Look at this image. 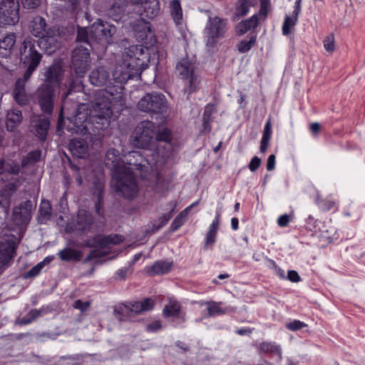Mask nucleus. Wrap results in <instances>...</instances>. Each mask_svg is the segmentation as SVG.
<instances>
[{
	"label": "nucleus",
	"instance_id": "1",
	"mask_svg": "<svg viewBox=\"0 0 365 365\" xmlns=\"http://www.w3.org/2000/svg\"><path fill=\"white\" fill-rule=\"evenodd\" d=\"M121 86L106 88L96 92L90 110V120L98 130L107 128L114 113H120L125 107Z\"/></svg>",
	"mask_w": 365,
	"mask_h": 365
},
{
	"label": "nucleus",
	"instance_id": "2",
	"mask_svg": "<svg viewBox=\"0 0 365 365\" xmlns=\"http://www.w3.org/2000/svg\"><path fill=\"white\" fill-rule=\"evenodd\" d=\"M148 61V48L143 45H133L125 48L121 60L113 70L114 81L123 84L130 78L138 77L147 68Z\"/></svg>",
	"mask_w": 365,
	"mask_h": 365
},
{
	"label": "nucleus",
	"instance_id": "3",
	"mask_svg": "<svg viewBox=\"0 0 365 365\" xmlns=\"http://www.w3.org/2000/svg\"><path fill=\"white\" fill-rule=\"evenodd\" d=\"M105 163L113 171V183L115 190L125 198H135L139 191L138 185L135 183L129 169L125 165L124 158H120L118 150L109 149L106 155Z\"/></svg>",
	"mask_w": 365,
	"mask_h": 365
},
{
	"label": "nucleus",
	"instance_id": "4",
	"mask_svg": "<svg viewBox=\"0 0 365 365\" xmlns=\"http://www.w3.org/2000/svg\"><path fill=\"white\" fill-rule=\"evenodd\" d=\"M61 67L57 63L49 66L46 72L45 81L35 92V98L41 108V111L48 115L53 112L56 99V88L59 86Z\"/></svg>",
	"mask_w": 365,
	"mask_h": 365
},
{
	"label": "nucleus",
	"instance_id": "5",
	"mask_svg": "<svg viewBox=\"0 0 365 365\" xmlns=\"http://www.w3.org/2000/svg\"><path fill=\"white\" fill-rule=\"evenodd\" d=\"M176 72L185 84L184 91L188 96L199 88L200 78L195 62L183 58L176 64Z\"/></svg>",
	"mask_w": 365,
	"mask_h": 365
},
{
	"label": "nucleus",
	"instance_id": "6",
	"mask_svg": "<svg viewBox=\"0 0 365 365\" xmlns=\"http://www.w3.org/2000/svg\"><path fill=\"white\" fill-rule=\"evenodd\" d=\"M42 58V55L36 48V41L30 36L25 38L20 48L21 63L26 67L24 78L29 79L36 71Z\"/></svg>",
	"mask_w": 365,
	"mask_h": 365
},
{
	"label": "nucleus",
	"instance_id": "7",
	"mask_svg": "<svg viewBox=\"0 0 365 365\" xmlns=\"http://www.w3.org/2000/svg\"><path fill=\"white\" fill-rule=\"evenodd\" d=\"M124 238L120 235H110L104 236L98 235L95 236L91 242L88 243L90 247H94L96 249L92 250L86 257L85 262H89L93 259H97L106 256L108 254L107 250L110 249L113 245L120 244Z\"/></svg>",
	"mask_w": 365,
	"mask_h": 365
},
{
	"label": "nucleus",
	"instance_id": "8",
	"mask_svg": "<svg viewBox=\"0 0 365 365\" xmlns=\"http://www.w3.org/2000/svg\"><path fill=\"white\" fill-rule=\"evenodd\" d=\"M21 167L18 163L13 160H0V181L6 182L12 180V182L6 185L4 192L6 195H11L22 184L24 179L20 177L14 178L20 171Z\"/></svg>",
	"mask_w": 365,
	"mask_h": 365
},
{
	"label": "nucleus",
	"instance_id": "9",
	"mask_svg": "<svg viewBox=\"0 0 365 365\" xmlns=\"http://www.w3.org/2000/svg\"><path fill=\"white\" fill-rule=\"evenodd\" d=\"M156 126L154 123L143 120L135 127L131 136L133 146L148 149L153 142Z\"/></svg>",
	"mask_w": 365,
	"mask_h": 365
},
{
	"label": "nucleus",
	"instance_id": "10",
	"mask_svg": "<svg viewBox=\"0 0 365 365\" xmlns=\"http://www.w3.org/2000/svg\"><path fill=\"white\" fill-rule=\"evenodd\" d=\"M227 31V19L217 16H209L204 29L207 46L214 47L225 36Z\"/></svg>",
	"mask_w": 365,
	"mask_h": 365
},
{
	"label": "nucleus",
	"instance_id": "11",
	"mask_svg": "<svg viewBox=\"0 0 365 365\" xmlns=\"http://www.w3.org/2000/svg\"><path fill=\"white\" fill-rule=\"evenodd\" d=\"M138 108L149 113H163L167 111L168 103L165 96L158 92L146 93L137 104Z\"/></svg>",
	"mask_w": 365,
	"mask_h": 365
},
{
	"label": "nucleus",
	"instance_id": "12",
	"mask_svg": "<svg viewBox=\"0 0 365 365\" xmlns=\"http://www.w3.org/2000/svg\"><path fill=\"white\" fill-rule=\"evenodd\" d=\"M115 33V26L101 19L94 22L90 28L91 38L103 43H110Z\"/></svg>",
	"mask_w": 365,
	"mask_h": 365
},
{
	"label": "nucleus",
	"instance_id": "13",
	"mask_svg": "<svg viewBox=\"0 0 365 365\" xmlns=\"http://www.w3.org/2000/svg\"><path fill=\"white\" fill-rule=\"evenodd\" d=\"M90 49L83 46H77L72 54V66L76 74L83 76L90 63Z\"/></svg>",
	"mask_w": 365,
	"mask_h": 365
},
{
	"label": "nucleus",
	"instance_id": "14",
	"mask_svg": "<svg viewBox=\"0 0 365 365\" xmlns=\"http://www.w3.org/2000/svg\"><path fill=\"white\" fill-rule=\"evenodd\" d=\"M68 120L73 124V128L70 129L76 132L87 131L89 125H95L90 120V110L88 106L86 104H81L78 106L76 115L68 118Z\"/></svg>",
	"mask_w": 365,
	"mask_h": 365
},
{
	"label": "nucleus",
	"instance_id": "15",
	"mask_svg": "<svg viewBox=\"0 0 365 365\" xmlns=\"http://www.w3.org/2000/svg\"><path fill=\"white\" fill-rule=\"evenodd\" d=\"M19 0H2L0 3V18L5 24H15L19 20Z\"/></svg>",
	"mask_w": 365,
	"mask_h": 365
},
{
	"label": "nucleus",
	"instance_id": "16",
	"mask_svg": "<svg viewBox=\"0 0 365 365\" xmlns=\"http://www.w3.org/2000/svg\"><path fill=\"white\" fill-rule=\"evenodd\" d=\"M38 46L51 54L61 46V36L58 30L48 29L39 37Z\"/></svg>",
	"mask_w": 365,
	"mask_h": 365
},
{
	"label": "nucleus",
	"instance_id": "17",
	"mask_svg": "<svg viewBox=\"0 0 365 365\" xmlns=\"http://www.w3.org/2000/svg\"><path fill=\"white\" fill-rule=\"evenodd\" d=\"M153 307L154 302L151 299L147 298L142 302H129L123 304L116 312L122 315L130 317L152 310Z\"/></svg>",
	"mask_w": 365,
	"mask_h": 365
},
{
	"label": "nucleus",
	"instance_id": "18",
	"mask_svg": "<svg viewBox=\"0 0 365 365\" xmlns=\"http://www.w3.org/2000/svg\"><path fill=\"white\" fill-rule=\"evenodd\" d=\"M133 27L134 35L138 41L145 44H152L154 35L149 22L140 18L135 21Z\"/></svg>",
	"mask_w": 365,
	"mask_h": 365
},
{
	"label": "nucleus",
	"instance_id": "19",
	"mask_svg": "<svg viewBox=\"0 0 365 365\" xmlns=\"http://www.w3.org/2000/svg\"><path fill=\"white\" fill-rule=\"evenodd\" d=\"M33 204L31 200H26L13 210V220L17 225L29 223L31 218Z\"/></svg>",
	"mask_w": 365,
	"mask_h": 365
},
{
	"label": "nucleus",
	"instance_id": "20",
	"mask_svg": "<svg viewBox=\"0 0 365 365\" xmlns=\"http://www.w3.org/2000/svg\"><path fill=\"white\" fill-rule=\"evenodd\" d=\"M15 250L16 245L12 240L3 238L0 240V274L13 257Z\"/></svg>",
	"mask_w": 365,
	"mask_h": 365
},
{
	"label": "nucleus",
	"instance_id": "21",
	"mask_svg": "<svg viewBox=\"0 0 365 365\" xmlns=\"http://www.w3.org/2000/svg\"><path fill=\"white\" fill-rule=\"evenodd\" d=\"M124 161L126 168L129 169V172L135 183H137L136 179L133 175L135 170H140L144 166L143 163L145 161L142 156L140 152L132 150L124 155Z\"/></svg>",
	"mask_w": 365,
	"mask_h": 365
},
{
	"label": "nucleus",
	"instance_id": "22",
	"mask_svg": "<svg viewBox=\"0 0 365 365\" xmlns=\"http://www.w3.org/2000/svg\"><path fill=\"white\" fill-rule=\"evenodd\" d=\"M133 4L141 5V16L148 19H153L160 12L158 0H130Z\"/></svg>",
	"mask_w": 365,
	"mask_h": 365
},
{
	"label": "nucleus",
	"instance_id": "23",
	"mask_svg": "<svg viewBox=\"0 0 365 365\" xmlns=\"http://www.w3.org/2000/svg\"><path fill=\"white\" fill-rule=\"evenodd\" d=\"M28 80L24 78V75L22 78L17 79L13 90L14 99L21 106L26 105L29 101V96L25 89L26 82Z\"/></svg>",
	"mask_w": 365,
	"mask_h": 365
},
{
	"label": "nucleus",
	"instance_id": "24",
	"mask_svg": "<svg viewBox=\"0 0 365 365\" xmlns=\"http://www.w3.org/2000/svg\"><path fill=\"white\" fill-rule=\"evenodd\" d=\"M110 80V74L105 66H98L89 75L91 84L96 86H104Z\"/></svg>",
	"mask_w": 365,
	"mask_h": 365
},
{
	"label": "nucleus",
	"instance_id": "25",
	"mask_svg": "<svg viewBox=\"0 0 365 365\" xmlns=\"http://www.w3.org/2000/svg\"><path fill=\"white\" fill-rule=\"evenodd\" d=\"M128 0H115L105 9L106 14L113 20L118 21L123 16Z\"/></svg>",
	"mask_w": 365,
	"mask_h": 365
},
{
	"label": "nucleus",
	"instance_id": "26",
	"mask_svg": "<svg viewBox=\"0 0 365 365\" xmlns=\"http://www.w3.org/2000/svg\"><path fill=\"white\" fill-rule=\"evenodd\" d=\"M36 135L42 140H46L50 127V120L44 116H36L32 120Z\"/></svg>",
	"mask_w": 365,
	"mask_h": 365
},
{
	"label": "nucleus",
	"instance_id": "27",
	"mask_svg": "<svg viewBox=\"0 0 365 365\" xmlns=\"http://www.w3.org/2000/svg\"><path fill=\"white\" fill-rule=\"evenodd\" d=\"M69 150L73 156L83 158L88 153V145L83 139H73L69 143Z\"/></svg>",
	"mask_w": 365,
	"mask_h": 365
},
{
	"label": "nucleus",
	"instance_id": "28",
	"mask_svg": "<svg viewBox=\"0 0 365 365\" xmlns=\"http://www.w3.org/2000/svg\"><path fill=\"white\" fill-rule=\"evenodd\" d=\"M46 26V21L44 18L36 16L31 20L29 29L33 36L39 38L47 31Z\"/></svg>",
	"mask_w": 365,
	"mask_h": 365
},
{
	"label": "nucleus",
	"instance_id": "29",
	"mask_svg": "<svg viewBox=\"0 0 365 365\" xmlns=\"http://www.w3.org/2000/svg\"><path fill=\"white\" fill-rule=\"evenodd\" d=\"M220 211L219 210L217 212L215 219L210 225L209 230L206 234L204 245L205 248L212 246L216 241V236L220 226Z\"/></svg>",
	"mask_w": 365,
	"mask_h": 365
},
{
	"label": "nucleus",
	"instance_id": "30",
	"mask_svg": "<svg viewBox=\"0 0 365 365\" xmlns=\"http://www.w3.org/2000/svg\"><path fill=\"white\" fill-rule=\"evenodd\" d=\"M93 220L91 215L85 210H80L77 215L76 225L77 228L82 232L88 231Z\"/></svg>",
	"mask_w": 365,
	"mask_h": 365
},
{
	"label": "nucleus",
	"instance_id": "31",
	"mask_svg": "<svg viewBox=\"0 0 365 365\" xmlns=\"http://www.w3.org/2000/svg\"><path fill=\"white\" fill-rule=\"evenodd\" d=\"M23 119L21 111L11 109L8 110L6 119V126L8 130L14 131L21 123Z\"/></svg>",
	"mask_w": 365,
	"mask_h": 365
},
{
	"label": "nucleus",
	"instance_id": "32",
	"mask_svg": "<svg viewBox=\"0 0 365 365\" xmlns=\"http://www.w3.org/2000/svg\"><path fill=\"white\" fill-rule=\"evenodd\" d=\"M16 42V34L10 33L6 35L0 40V55L3 57H7L10 55L11 51Z\"/></svg>",
	"mask_w": 365,
	"mask_h": 365
},
{
	"label": "nucleus",
	"instance_id": "33",
	"mask_svg": "<svg viewBox=\"0 0 365 365\" xmlns=\"http://www.w3.org/2000/svg\"><path fill=\"white\" fill-rule=\"evenodd\" d=\"M52 216L51 205L48 200H42L38 209V221L40 224H46Z\"/></svg>",
	"mask_w": 365,
	"mask_h": 365
},
{
	"label": "nucleus",
	"instance_id": "34",
	"mask_svg": "<svg viewBox=\"0 0 365 365\" xmlns=\"http://www.w3.org/2000/svg\"><path fill=\"white\" fill-rule=\"evenodd\" d=\"M170 11L173 21L177 26L182 24V10L179 0H172L170 2Z\"/></svg>",
	"mask_w": 365,
	"mask_h": 365
},
{
	"label": "nucleus",
	"instance_id": "35",
	"mask_svg": "<svg viewBox=\"0 0 365 365\" xmlns=\"http://www.w3.org/2000/svg\"><path fill=\"white\" fill-rule=\"evenodd\" d=\"M259 351L269 354L272 356H278L279 360L282 359L281 348L273 342H262L258 346Z\"/></svg>",
	"mask_w": 365,
	"mask_h": 365
},
{
	"label": "nucleus",
	"instance_id": "36",
	"mask_svg": "<svg viewBox=\"0 0 365 365\" xmlns=\"http://www.w3.org/2000/svg\"><path fill=\"white\" fill-rule=\"evenodd\" d=\"M172 267V262L168 261H158L148 270L150 275L163 274L168 272Z\"/></svg>",
	"mask_w": 365,
	"mask_h": 365
},
{
	"label": "nucleus",
	"instance_id": "37",
	"mask_svg": "<svg viewBox=\"0 0 365 365\" xmlns=\"http://www.w3.org/2000/svg\"><path fill=\"white\" fill-rule=\"evenodd\" d=\"M199 201L194 202L190 206L186 207L183 211H182L173 221L171 223L170 227L173 231L177 230L180 227H181L186 220V218L188 215L190 210L195 206L198 204Z\"/></svg>",
	"mask_w": 365,
	"mask_h": 365
},
{
	"label": "nucleus",
	"instance_id": "38",
	"mask_svg": "<svg viewBox=\"0 0 365 365\" xmlns=\"http://www.w3.org/2000/svg\"><path fill=\"white\" fill-rule=\"evenodd\" d=\"M258 17L257 15H253L249 19L242 21L239 23L237 26V34L242 35L252 28H255L257 26Z\"/></svg>",
	"mask_w": 365,
	"mask_h": 365
},
{
	"label": "nucleus",
	"instance_id": "39",
	"mask_svg": "<svg viewBox=\"0 0 365 365\" xmlns=\"http://www.w3.org/2000/svg\"><path fill=\"white\" fill-rule=\"evenodd\" d=\"M60 259L63 261H71V260H80L82 257V253L80 251L71 249L66 248L61 250L58 253Z\"/></svg>",
	"mask_w": 365,
	"mask_h": 365
},
{
	"label": "nucleus",
	"instance_id": "40",
	"mask_svg": "<svg viewBox=\"0 0 365 365\" xmlns=\"http://www.w3.org/2000/svg\"><path fill=\"white\" fill-rule=\"evenodd\" d=\"M272 135V123L271 120H268L265 123L262 138L261 140L260 151L262 153L266 152Z\"/></svg>",
	"mask_w": 365,
	"mask_h": 365
},
{
	"label": "nucleus",
	"instance_id": "41",
	"mask_svg": "<svg viewBox=\"0 0 365 365\" xmlns=\"http://www.w3.org/2000/svg\"><path fill=\"white\" fill-rule=\"evenodd\" d=\"M215 112V108L213 105L205 106L202 118L204 130L209 132L211 130L210 122L212 121V115Z\"/></svg>",
	"mask_w": 365,
	"mask_h": 365
},
{
	"label": "nucleus",
	"instance_id": "42",
	"mask_svg": "<svg viewBox=\"0 0 365 365\" xmlns=\"http://www.w3.org/2000/svg\"><path fill=\"white\" fill-rule=\"evenodd\" d=\"M180 310V305L174 300H170L168 304L165 306L163 314L165 317H176L178 316Z\"/></svg>",
	"mask_w": 365,
	"mask_h": 365
},
{
	"label": "nucleus",
	"instance_id": "43",
	"mask_svg": "<svg viewBox=\"0 0 365 365\" xmlns=\"http://www.w3.org/2000/svg\"><path fill=\"white\" fill-rule=\"evenodd\" d=\"M206 304L209 317H215L226 313V309L221 307L220 302H210Z\"/></svg>",
	"mask_w": 365,
	"mask_h": 365
},
{
	"label": "nucleus",
	"instance_id": "44",
	"mask_svg": "<svg viewBox=\"0 0 365 365\" xmlns=\"http://www.w3.org/2000/svg\"><path fill=\"white\" fill-rule=\"evenodd\" d=\"M41 156V152L39 150H36L28 153L21 160L22 167H26L29 165L34 164L38 162Z\"/></svg>",
	"mask_w": 365,
	"mask_h": 365
},
{
	"label": "nucleus",
	"instance_id": "45",
	"mask_svg": "<svg viewBox=\"0 0 365 365\" xmlns=\"http://www.w3.org/2000/svg\"><path fill=\"white\" fill-rule=\"evenodd\" d=\"M298 16L293 14L292 16H286L282 26V33L284 35H289L291 33V29L295 26L297 22Z\"/></svg>",
	"mask_w": 365,
	"mask_h": 365
},
{
	"label": "nucleus",
	"instance_id": "46",
	"mask_svg": "<svg viewBox=\"0 0 365 365\" xmlns=\"http://www.w3.org/2000/svg\"><path fill=\"white\" fill-rule=\"evenodd\" d=\"M77 41L79 43H86L89 49L91 48V36H90V31H88L86 28H81L79 27L78 29L77 32Z\"/></svg>",
	"mask_w": 365,
	"mask_h": 365
},
{
	"label": "nucleus",
	"instance_id": "47",
	"mask_svg": "<svg viewBox=\"0 0 365 365\" xmlns=\"http://www.w3.org/2000/svg\"><path fill=\"white\" fill-rule=\"evenodd\" d=\"M43 309H31L26 315L20 320L21 324H29L34 322L36 319L42 315Z\"/></svg>",
	"mask_w": 365,
	"mask_h": 365
},
{
	"label": "nucleus",
	"instance_id": "48",
	"mask_svg": "<svg viewBox=\"0 0 365 365\" xmlns=\"http://www.w3.org/2000/svg\"><path fill=\"white\" fill-rule=\"evenodd\" d=\"M255 42H256V36H251L250 39L249 41H245V40L242 41L240 42V43L237 46L238 51L240 53H246L251 49V48L255 43Z\"/></svg>",
	"mask_w": 365,
	"mask_h": 365
},
{
	"label": "nucleus",
	"instance_id": "49",
	"mask_svg": "<svg viewBox=\"0 0 365 365\" xmlns=\"http://www.w3.org/2000/svg\"><path fill=\"white\" fill-rule=\"evenodd\" d=\"M155 135L156 136V140L158 141H163L168 143L172 140V133L170 130L168 128H163L158 133L155 132Z\"/></svg>",
	"mask_w": 365,
	"mask_h": 365
},
{
	"label": "nucleus",
	"instance_id": "50",
	"mask_svg": "<svg viewBox=\"0 0 365 365\" xmlns=\"http://www.w3.org/2000/svg\"><path fill=\"white\" fill-rule=\"evenodd\" d=\"M324 49L329 53H332L335 50V40L333 34H329L323 41Z\"/></svg>",
	"mask_w": 365,
	"mask_h": 365
},
{
	"label": "nucleus",
	"instance_id": "51",
	"mask_svg": "<svg viewBox=\"0 0 365 365\" xmlns=\"http://www.w3.org/2000/svg\"><path fill=\"white\" fill-rule=\"evenodd\" d=\"M172 216H173L172 211L170 212L167 215H163L160 216L158 220L159 224L158 225H153L152 231L155 232V231H157V230H160V228H162L164 225H165L168 223V222L170 220Z\"/></svg>",
	"mask_w": 365,
	"mask_h": 365
},
{
	"label": "nucleus",
	"instance_id": "52",
	"mask_svg": "<svg viewBox=\"0 0 365 365\" xmlns=\"http://www.w3.org/2000/svg\"><path fill=\"white\" fill-rule=\"evenodd\" d=\"M43 267H44L43 262L38 263L36 265L33 267L29 271L26 272L25 277L31 278V277H34L38 275L39 273L41 272V269L43 268Z\"/></svg>",
	"mask_w": 365,
	"mask_h": 365
},
{
	"label": "nucleus",
	"instance_id": "53",
	"mask_svg": "<svg viewBox=\"0 0 365 365\" xmlns=\"http://www.w3.org/2000/svg\"><path fill=\"white\" fill-rule=\"evenodd\" d=\"M307 327V325L299 321V320H294L289 323H287L286 324V327L290 330V331H298L304 327Z\"/></svg>",
	"mask_w": 365,
	"mask_h": 365
},
{
	"label": "nucleus",
	"instance_id": "54",
	"mask_svg": "<svg viewBox=\"0 0 365 365\" xmlns=\"http://www.w3.org/2000/svg\"><path fill=\"white\" fill-rule=\"evenodd\" d=\"M83 89V86L81 85V83L78 81V80L73 81L72 83L70 85V87L66 92V93L64 96V98L68 97L72 91H81Z\"/></svg>",
	"mask_w": 365,
	"mask_h": 365
},
{
	"label": "nucleus",
	"instance_id": "55",
	"mask_svg": "<svg viewBox=\"0 0 365 365\" xmlns=\"http://www.w3.org/2000/svg\"><path fill=\"white\" fill-rule=\"evenodd\" d=\"M22 5L25 9H32L40 6L41 0H21Z\"/></svg>",
	"mask_w": 365,
	"mask_h": 365
},
{
	"label": "nucleus",
	"instance_id": "56",
	"mask_svg": "<svg viewBox=\"0 0 365 365\" xmlns=\"http://www.w3.org/2000/svg\"><path fill=\"white\" fill-rule=\"evenodd\" d=\"M269 262L271 264V268L274 270L276 274H277L279 277V278L282 279H286L284 271L282 268H280L274 260L269 259Z\"/></svg>",
	"mask_w": 365,
	"mask_h": 365
},
{
	"label": "nucleus",
	"instance_id": "57",
	"mask_svg": "<svg viewBox=\"0 0 365 365\" xmlns=\"http://www.w3.org/2000/svg\"><path fill=\"white\" fill-rule=\"evenodd\" d=\"M260 165H261L260 158H259L257 156H255L252 158V160L249 164V169L252 172H255V170H257L259 168Z\"/></svg>",
	"mask_w": 365,
	"mask_h": 365
},
{
	"label": "nucleus",
	"instance_id": "58",
	"mask_svg": "<svg viewBox=\"0 0 365 365\" xmlns=\"http://www.w3.org/2000/svg\"><path fill=\"white\" fill-rule=\"evenodd\" d=\"M89 305H90L89 302H82L81 300L78 299L74 302L73 307L75 309H79L81 311H85L88 309Z\"/></svg>",
	"mask_w": 365,
	"mask_h": 365
},
{
	"label": "nucleus",
	"instance_id": "59",
	"mask_svg": "<svg viewBox=\"0 0 365 365\" xmlns=\"http://www.w3.org/2000/svg\"><path fill=\"white\" fill-rule=\"evenodd\" d=\"M290 221L289 216L287 214L281 215L277 220V224L279 227H284L288 225Z\"/></svg>",
	"mask_w": 365,
	"mask_h": 365
},
{
	"label": "nucleus",
	"instance_id": "60",
	"mask_svg": "<svg viewBox=\"0 0 365 365\" xmlns=\"http://www.w3.org/2000/svg\"><path fill=\"white\" fill-rule=\"evenodd\" d=\"M286 279H288L289 281L292 282H298L301 279L299 274L294 270L289 271L287 277H286Z\"/></svg>",
	"mask_w": 365,
	"mask_h": 365
},
{
	"label": "nucleus",
	"instance_id": "61",
	"mask_svg": "<svg viewBox=\"0 0 365 365\" xmlns=\"http://www.w3.org/2000/svg\"><path fill=\"white\" fill-rule=\"evenodd\" d=\"M248 6L247 4V0H242L240 2V5L238 8V12L240 14V16H245L248 12Z\"/></svg>",
	"mask_w": 365,
	"mask_h": 365
},
{
	"label": "nucleus",
	"instance_id": "62",
	"mask_svg": "<svg viewBox=\"0 0 365 365\" xmlns=\"http://www.w3.org/2000/svg\"><path fill=\"white\" fill-rule=\"evenodd\" d=\"M274 167H275V156L274 155H270L267 159V169L268 171H271V170H274Z\"/></svg>",
	"mask_w": 365,
	"mask_h": 365
},
{
	"label": "nucleus",
	"instance_id": "63",
	"mask_svg": "<svg viewBox=\"0 0 365 365\" xmlns=\"http://www.w3.org/2000/svg\"><path fill=\"white\" fill-rule=\"evenodd\" d=\"M103 207L102 192H99L98 195V200L96 203V211L98 215H101V210Z\"/></svg>",
	"mask_w": 365,
	"mask_h": 365
},
{
	"label": "nucleus",
	"instance_id": "64",
	"mask_svg": "<svg viewBox=\"0 0 365 365\" xmlns=\"http://www.w3.org/2000/svg\"><path fill=\"white\" fill-rule=\"evenodd\" d=\"M161 327V324H160V322L159 321H155L151 324H149L148 326H147V329L148 331H157L158 329H160Z\"/></svg>",
	"mask_w": 365,
	"mask_h": 365
}]
</instances>
